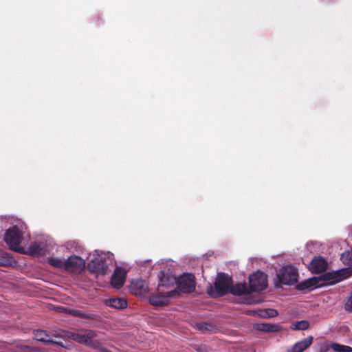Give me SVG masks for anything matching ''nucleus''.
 I'll use <instances>...</instances> for the list:
<instances>
[{
  "label": "nucleus",
  "mask_w": 352,
  "mask_h": 352,
  "mask_svg": "<svg viewBox=\"0 0 352 352\" xmlns=\"http://www.w3.org/2000/svg\"><path fill=\"white\" fill-rule=\"evenodd\" d=\"M66 336L91 349L99 347V341L94 340L97 336V333L94 330L82 329L78 332L68 331L66 333Z\"/></svg>",
  "instance_id": "f257e3e1"
},
{
  "label": "nucleus",
  "mask_w": 352,
  "mask_h": 352,
  "mask_svg": "<svg viewBox=\"0 0 352 352\" xmlns=\"http://www.w3.org/2000/svg\"><path fill=\"white\" fill-rule=\"evenodd\" d=\"M177 289L180 294H191L196 288V278L194 274L191 273H184L177 278Z\"/></svg>",
  "instance_id": "f03ea898"
},
{
  "label": "nucleus",
  "mask_w": 352,
  "mask_h": 352,
  "mask_svg": "<svg viewBox=\"0 0 352 352\" xmlns=\"http://www.w3.org/2000/svg\"><path fill=\"white\" fill-rule=\"evenodd\" d=\"M23 238V234L19 228L14 226L8 228L4 234L3 239L10 248L15 252H21L19 245Z\"/></svg>",
  "instance_id": "7ed1b4c3"
},
{
  "label": "nucleus",
  "mask_w": 352,
  "mask_h": 352,
  "mask_svg": "<svg viewBox=\"0 0 352 352\" xmlns=\"http://www.w3.org/2000/svg\"><path fill=\"white\" fill-rule=\"evenodd\" d=\"M298 273L292 265L283 267L277 274L279 283L285 285H294L298 281Z\"/></svg>",
  "instance_id": "20e7f679"
},
{
  "label": "nucleus",
  "mask_w": 352,
  "mask_h": 352,
  "mask_svg": "<svg viewBox=\"0 0 352 352\" xmlns=\"http://www.w3.org/2000/svg\"><path fill=\"white\" fill-rule=\"evenodd\" d=\"M349 269H342L332 272H327L322 276L319 277L320 283H322V287L328 285H333L338 283L350 276Z\"/></svg>",
  "instance_id": "39448f33"
},
{
  "label": "nucleus",
  "mask_w": 352,
  "mask_h": 352,
  "mask_svg": "<svg viewBox=\"0 0 352 352\" xmlns=\"http://www.w3.org/2000/svg\"><path fill=\"white\" fill-rule=\"evenodd\" d=\"M249 287L251 292H261L267 287V276L261 271H257L249 276Z\"/></svg>",
  "instance_id": "423d86ee"
},
{
  "label": "nucleus",
  "mask_w": 352,
  "mask_h": 352,
  "mask_svg": "<svg viewBox=\"0 0 352 352\" xmlns=\"http://www.w3.org/2000/svg\"><path fill=\"white\" fill-rule=\"evenodd\" d=\"M176 296H179V292L177 289H171L166 292L157 290L156 295L150 297L149 303L155 307L166 306L170 303L168 298Z\"/></svg>",
  "instance_id": "0eeeda50"
},
{
  "label": "nucleus",
  "mask_w": 352,
  "mask_h": 352,
  "mask_svg": "<svg viewBox=\"0 0 352 352\" xmlns=\"http://www.w3.org/2000/svg\"><path fill=\"white\" fill-rule=\"evenodd\" d=\"M232 279L225 273H219L214 286L219 296H223L229 293Z\"/></svg>",
  "instance_id": "6e6552de"
},
{
  "label": "nucleus",
  "mask_w": 352,
  "mask_h": 352,
  "mask_svg": "<svg viewBox=\"0 0 352 352\" xmlns=\"http://www.w3.org/2000/svg\"><path fill=\"white\" fill-rule=\"evenodd\" d=\"M85 267V261L76 255L71 256L65 261V270L70 272L80 273Z\"/></svg>",
  "instance_id": "1a4fd4ad"
},
{
  "label": "nucleus",
  "mask_w": 352,
  "mask_h": 352,
  "mask_svg": "<svg viewBox=\"0 0 352 352\" xmlns=\"http://www.w3.org/2000/svg\"><path fill=\"white\" fill-rule=\"evenodd\" d=\"M126 272L122 267H116L111 276V283L114 288L120 289L124 285L126 279Z\"/></svg>",
  "instance_id": "9d476101"
},
{
  "label": "nucleus",
  "mask_w": 352,
  "mask_h": 352,
  "mask_svg": "<svg viewBox=\"0 0 352 352\" xmlns=\"http://www.w3.org/2000/svg\"><path fill=\"white\" fill-rule=\"evenodd\" d=\"M89 267L94 272L101 274H106L108 272L109 264L105 259L96 258L89 263Z\"/></svg>",
  "instance_id": "9b49d317"
},
{
  "label": "nucleus",
  "mask_w": 352,
  "mask_h": 352,
  "mask_svg": "<svg viewBox=\"0 0 352 352\" xmlns=\"http://www.w3.org/2000/svg\"><path fill=\"white\" fill-rule=\"evenodd\" d=\"M327 268V262L322 257H315L309 264V270L314 274H320Z\"/></svg>",
  "instance_id": "f8f14e48"
},
{
  "label": "nucleus",
  "mask_w": 352,
  "mask_h": 352,
  "mask_svg": "<svg viewBox=\"0 0 352 352\" xmlns=\"http://www.w3.org/2000/svg\"><path fill=\"white\" fill-rule=\"evenodd\" d=\"M322 287V283H320V279L318 277H313L311 278L302 281L296 285V289L298 291H303L307 289H314Z\"/></svg>",
  "instance_id": "ddd939ff"
},
{
  "label": "nucleus",
  "mask_w": 352,
  "mask_h": 352,
  "mask_svg": "<svg viewBox=\"0 0 352 352\" xmlns=\"http://www.w3.org/2000/svg\"><path fill=\"white\" fill-rule=\"evenodd\" d=\"M313 340V337L309 336L300 340L292 346V352H303L312 344Z\"/></svg>",
  "instance_id": "4468645a"
},
{
  "label": "nucleus",
  "mask_w": 352,
  "mask_h": 352,
  "mask_svg": "<svg viewBox=\"0 0 352 352\" xmlns=\"http://www.w3.org/2000/svg\"><path fill=\"white\" fill-rule=\"evenodd\" d=\"M69 314L73 316L78 317L81 318L90 319L94 320H100V316L93 312H83L79 309H71L69 311Z\"/></svg>",
  "instance_id": "2eb2a0df"
},
{
  "label": "nucleus",
  "mask_w": 352,
  "mask_h": 352,
  "mask_svg": "<svg viewBox=\"0 0 352 352\" xmlns=\"http://www.w3.org/2000/svg\"><path fill=\"white\" fill-rule=\"evenodd\" d=\"M229 293L235 295L240 296L243 294H249L251 293L250 287H248L245 283H238L235 285H231Z\"/></svg>",
  "instance_id": "dca6fc26"
},
{
  "label": "nucleus",
  "mask_w": 352,
  "mask_h": 352,
  "mask_svg": "<svg viewBox=\"0 0 352 352\" xmlns=\"http://www.w3.org/2000/svg\"><path fill=\"white\" fill-rule=\"evenodd\" d=\"M163 275L160 278V283L158 284L157 290H163V287L169 288L176 284L177 278L172 276L165 275L162 273Z\"/></svg>",
  "instance_id": "f3484780"
},
{
  "label": "nucleus",
  "mask_w": 352,
  "mask_h": 352,
  "mask_svg": "<svg viewBox=\"0 0 352 352\" xmlns=\"http://www.w3.org/2000/svg\"><path fill=\"white\" fill-rule=\"evenodd\" d=\"M106 305L115 309H122L127 307V302L124 298H112L107 300Z\"/></svg>",
  "instance_id": "a211bd4d"
},
{
  "label": "nucleus",
  "mask_w": 352,
  "mask_h": 352,
  "mask_svg": "<svg viewBox=\"0 0 352 352\" xmlns=\"http://www.w3.org/2000/svg\"><path fill=\"white\" fill-rule=\"evenodd\" d=\"M28 251L32 256H41L45 254V250L41 243L34 242L30 244Z\"/></svg>",
  "instance_id": "6ab92c4d"
},
{
  "label": "nucleus",
  "mask_w": 352,
  "mask_h": 352,
  "mask_svg": "<svg viewBox=\"0 0 352 352\" xmlns=\"http://www.w3.org/2000/svg\"><path fill=\"white\" fill-rule=\"evenodd\" d=\"M131 289L135 294H142L144 293L147 289V285L146 283L142 280H138L132 281L131 285Z\"/></svg>",
  "instance_id": "aec40b11"
},
{
  "label": "nucleus",
  "mask_w": 352,
  "mask_h": 352,
  "mask_svg": "<svg viewBox=\"0 0 352 352\" xmlns=\"http://www.w3.org/2000/svg\"><path fill=\"white\" fill-rule=\"evenodd\" d=\"M340 259L344 265L349 266L346 269L351 270L349 273L350 276H352V250L344 252L341 254Z\"/></svg>",
  "instance_id": "412c9836"
},
{
  "label": "nucleus",
  "mask_w": 352,
  "mask_h": 352,
  "mask_svg": "<svg viewBox=\"0 0 352 352\" xmlns=\"http://www.w3.org/2000/svg\"><path fill=\"white\" fill-rule=\"evenodd\" d=\"M258 329L264 332H278L281 327L278 324L262 323L258 325Z\"/></svg>",
  "instance_id": "4be33fe9"
},
{
  "label": "nucleus",
  "mask_w": 352,
  "mask_h": 352,
  "mask_svg": "<svg viewBox=\"0 0 352 352\" xmlns=\"http://www.w3.org/2000/svg\"><path fill=\"white\" fill-rule=\"evenodd\" d=\"M33 334L36 340L43 342L45 344H48L50 339L48 338L49 335L47 333L46 331L36 329L33 331Z\"/></svg>",
  "instance_id": "5701e85b"
},
{
  "label": "nucleus",
  "mask_w": 352,
  "mask_h": 352,
  "mask_svg": "<svg viewBox=\"0 0 352 352\" xmlns=\"http://www.w3.org/2000/svg\"><path fill=\"white\" fill-rule=\"evenodd\" d=\"M290 328L294 331L307 330L309 328V322L305 320L296 321L291 324Z\"/></svg>",
  "instance_id": "b1692460"
},
{
  "label": "nucleus",
  "mask_w": 352,
  "mask_h": 352,
  "mask_svg": "<svg viewBox=\"0 0 352 352\" xmlns=\"http://www.w3.org/2000/svg\"><path fill=\"white\" fill-rule=\"evenodd\" d=\"M16 352H39L37 347L26 345L22 342L16 344Z\"/></svg>",
  "instance_id": "393cba45"
},
{
  "label": "nucleus",
  "mask_w": 352,
  "mask_h": 352,
  "mask_svg": "<svg viewBox=\"0 0 352 352\" xmlns=\"http://www.w3.org/2000/svg\"><path fill=\"white\" fill-rule=\"evenodd\" d=\"M331 349L335 352H352V347L346 345H342L339 343L333 342L330 346Z\"/></svg>",
  "instance_id": "a878e982"
},
{
  "label": "nucleus",
  "mask_w": 352,
  "mask_h": 352,
  "mask_svg": "<svg viewBox=\"0 0 352 352\" xmlns=\"http://www.w3.org/2000/svg\"><path fill=\"white\" fill-rule=\"evenodd\" d=\"M49 264L57 268H64L65 270V261L62 258L52 257L49 258Z\"/></svg>",
  "instance_id": "bb28decb"
},
{
  "label": "nucleus",
  "mask_w": 352,
  "mask_h": 352,
  "mask_svg": "<svg viewBox=\"0 0 352 352\" xmlns=\"http://www.w3.org/2000/svg\"><path fill=\"white\" fill-rule=\"evenodd\" d=\"M13 257L10 256L8 253L0 255V266L8 267L12 265Z\"/></svg>",
  "instance_id": "cd10ccee"
},
{
  "label": "nucleus",
  "mask_w": 352,
  "mask_h": 352,
  "mask_svg": "<svg viewBox=\"0 0 352 352\" xmlns=\"http://www.w3.org/2000/svg\"><path fill=\"white\" fill-rule=\"evenodd\" d=\"M258 315L263 318H272L278 315V311L274 309H267L259 310Z\"/></svg>",
  "instance_id": "c85d7f7f"
},
{
  "label": "nucleus",
  "mask_w": 352,
  "mask_h": 352,
  "mask_svg": "<svg viewBox=\"0 0 352 352\" xmlns=\"http://www.w3.org/2000/svg\"><path fill=\"white\" fill-rule=\"evenodd\" d=\"M196 326L198 329L201 330L203 332H205L207 331H212L214 328V326L212 324L206 322H197L196 324Z\"/></svg>",
  "instance_id": "c756f323"
},
{
  "label": "nucleus",
  "mask_w": 352,
  "mask_h": 352,
  "mask_svg": "<svg viewBox=\"0 0 352 352\" xmlns=\"http://www.w3.org/2000/svg\"><path fill=\"white\" fill-rule=\"evenodd\" d=\"M344 308L346 311L352 312V294L351 296L348 298L345 303Z\"/></svg>",
  "instance_id": "7c9ffc66"
},
{
  "label": "nucleus",
  "mask_w": 352,
  "mask_h": 352,
  "mask_svg": "<svg viewBox=\"0 0 352 352\" xmlns=\"http://www.w3.org/2000/svg\"><path fill=\"white\" fill-rule=\"evenodd\" d=\"M93 349L98 350L100 352H112L110 350L107 349V348H104L102 346V344L100 342H99V347L98 348H92Z\"/></svg>",
  "instance_id": "2f4dec72"
},
{
  "label": "nucleus",
  "mask_w": 352,
  "mask_h": 352,
  "mask_svg": "<svg viewBox=\"0 0 352 352\" xmlns=\"http://www.w3.org/2000/svg\"><path fill=\"white\" fill-rule=\"evenodd\" d=\"M48 344H54V345H57V346H61V347H63V348L65 347L62 342L54 341V340H53L52 339H50V341H48Z\"/></svg>",
  "instance_id": "473e14b6"
},
{
  "label": "nucleus",
  "mask_w": 352,
  "mask_h": 352,
  "mask_svg": "<svg viewBox=\"0 0 352 352\" xmlns=\"http://www.w3.org/2000/svg\"><path fill=\"white\" fill-rule=\"evenodd\" d=\"M197 351L198 352H206V351H207V349H206V346H199V347H198V348L197 349Z\"/></svg>",
  "instance_id": "72a5a7b5"
}]
</instances>
